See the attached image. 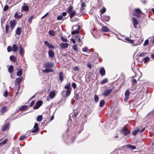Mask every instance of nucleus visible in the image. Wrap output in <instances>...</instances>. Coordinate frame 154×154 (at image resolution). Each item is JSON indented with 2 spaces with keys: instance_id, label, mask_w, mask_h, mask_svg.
Listing matches in <instances>:
<instances>
[{
  "instance_id": "25",
  "label": "nucleus",
  "mask_w": 154,
  "mask_h": 154,
  "mask_svg": "<svg viewBox=\"0 0 154 154\" xmlns=\"http://www.w3.org/2000/svg\"><path fill=\"white\" fill-rule=\"evenodd\" d=\"M10 60L13 62H15L16 61V58L14 56H10Z\"/></svg>"
},
{
  "instance_id": "54",
  "label": "nucleus",
  "mask_w": 154,
  "mask_h": 154,
  "mask_svg": "<svg viewBox=\"0 0 154 154\" xmlns=\"http://www.w3.org/2000/svg\"><path fill=\"white\" fill-rule=\"evenodd\" d=\"M48 48H51V49H54L55 47L54 46L51 44H50L49 45Z\"/></svg>"
},
{
  "instance_id": "30",
  "label": "nucleus",
  "mask_w": 154,
  "mask_h": 154,
  "mask_svg": "<svg viewBox=\"0 0 154 154\" xmlns=\"http://www.w3.org/2000/svg\"><path fill=\"white\" fill-rule=\"evenodd\" d=\"M140 131V130L139 129H137L134 130L132 132V134L134 136L135 135L137 134Z\"/></svg>"
},
{
  "instance_id": "23",
  "label": "nucleus",
  "mask_w": 154,
  "mask_h": 154,
  "mask_svg": "<svg viewBox=\"0 0 154 154\" xmlns=\"http://www.w3.org/2000/svg\"><path fill=\"white\" fill-rule=\"evenodd\" d=\"M101 30L104 32H107L109 31V29L106 26H103Z\"/></svg>"
},
{
  "instance_id": "38",
  "label": "nucleus",
  "mask_w": 154,
  "mask_h": 154,
  "mask_svg": "<svg viewBox=\"0 0 154 154\" xmlns=\"http://www.w3.org/2000/svg\"><path fill=\"white\" fill-rule=\"evenodd\" d=\"M72 48L75 51H78L77 45H74L73 46Z\"/></svg>"
},
{
  "instance_id": "17",
  "label": "nucleus",
  "mask_w": 154,
  "mask_h": 154,
  "mask_svg": "<svg viewBox=\"0 0 154 154\" xmlns=\"http://www.w3.org/2000/svg\"><path fill=\"white\" fill-rule=\"evenodd\" d=\"M21 9L25 11H27L29 10V8L27 5H25L22 6Z\"/></svg>"
},
{
  "instance_id": "61",
  "label": "nucleus",
  "mask_w": 154,
  "mask_h": 154,
  "mask_svg": "<svg viewBox=\"0 0 154 154\" xmlns=\"http://www.w3.org/2000/svg\"><path fill=\"white\" fill-rule=\"evenodd\" d=\"M35 101H32L30 104V106L32 107Z\"/></svg>"
},
{
  "instance_id": "60",
  "label": "nucleus",
  "mask_w": 154,
  "mask_h": 154,
  "mask_svg": "<svg viewBox=\"0 0 154 154\" xmlns=\"http://www.w3.org/2000/svg\"><path fill=\"white\" fill-rule=\"evenodd\" d=\"M79 95L78 93H76L75 94V98L77 100L78 99V96Z\"/></svg>"
},
{
  "instance_id": "34",
  "label": "nucleus",
  "mask_w": 154,
  "mask_h": 154,
  "mask_svg": "<svg viewBox=\"0 0 154 154\" xmlns=\"http://www.w3.org/2000/svg\"><path fill=\"white\" fill-rule=\"evenodd\" d=\"M105 103V101L104 100H101L100 102V106L101 107H102L104 104Z\"/></svg>"
},
{
  "instance_id": "2",
  "label": "nucleus",
  "mask_w": 154,
  "mask_h": 154,
  "mask_svg": "<svg viewBox=\"0 0 154 154\" xmlns=\"http://www.w3.org/2000/svg\"><path fill=\"white\" fill-rule=\"evenodd\" d=\"M81 27L79 26H74L72 28V29L73 31L71 32L72 35H74L79 33V30Z\"/></svg>"
},
{
  "instance_id": "51",
  "label": "nucleus",
  "mask_w": 154,
  "mask_h": 154,
  "mask_svg": "<svg viewBox=\"0 0 154 154\" xmlns=\"http://www.w3.org/2000/svg\"><path fill=\"white\" fill-rule=\"evenodd\" d=\"M72 86L74 89H75L77 87L75 83H72Z\"/></svg>"
},
{
  "instance_id": "9",
  "label": "nucleus",
  "mask_w": 154,
  "mask_h": 154,
  "mask_svg": "<svg viewBox=\"0 0 154 154\" xmlns=\"http://www.w3.org/2000/svg\"><path fill=\"white\" fill-rule=\"evenodd\" d=\"M112 89H106L104 91L103 95L105 97L108 96L111 93V92H112Z\"/></svg>"
},
{
  "instance_id": "27",
  "label": "nucleus",
  "mask_w": 154,
  "mask_h": 154,
  "mask_svg": "<svg viewBox=\"0 0 154 154\" xmlns=\"http://www.w3.org/2000/svg\"><path fill=\"white\" fill-rule=\"evenodd\" d=\"M48 33L50 35L52 36H54L55 35V32L53 30H49L48 32Z\"/></svg>"
},
{
  "instance_id": "13",
  "label": "nucleus",
  "mask_w": 154,
  "mask_h": 154,
  "mask_svg": "<svg viewBox=\"0 0 154 154\" xmlns=\"http://www.w3.org/2000/svg\"><path fill=\"white\" fill-rule=\"evenodd\" d=\"M60 46L62 48H66L69 46V44L66 43H62L60 45Z\"/></svg>"
},
{
  "instance_id": "18",
  "label": "nucleus",
  "mask_w": 154,
  "mask_h": 154,
  "mask_svg": "<svg viewBox=\"0 0 154 154\" xmlns=\"http://www.w3.org/2000/svg\"><path fill=\"white\" fill-rule=\"evenodd\" d=\"M59 78L60 81L62 82L63 80V73L62 72H60L59 73Z\"/></svg>"
},
{
  "instance_id": "20",
  "label": "nucleus",
  "mask_w": 154,
  "mask_h": 154,
  "mask_svg": "<svg viewBox=\"0 0 154 154\" xmlns=\"http://www.w3.org/2000/svg\"><path fill=\"white\" fill-rule=\"evenodd\" d=\"M73 8L72 5H70L69 6V7L67 8V12L69 14L71 11H73L72 10Z\"/></svg>"
},
{
  "instance_id": "48",
  "label": "nucleus",
  "mask_w": 154,
  "mask_h": 154,
  "mask_svg": "<svg viewBox=\"0 0 154 154\" xmlns=\"http://www.w3.org/2000/svg\"><path fill=\"white\" fill-rule=\"evenodd\" d=\"M14 67L13 65H10V73H11L14 70Z\"/></svg>"
},
{
  "instance_id": "57",
  "label": "nucleus",
  "mask_w": 154,
  "mask_h": 154,
  "mask_svg": "<svg viewBox=\"0 0 154 154\" xmlns=\"http://www.w3.org/2000/svg\"><path fill=\"white\" fill-rule=\"evenodd\" d=\"M87 66L90 69H91L92 67V65L90 63H88Z\"/></svg>"
},
{
  "instance_id": "21",
  "label": "nucleus",
  "mask_w": 154,
  "mask_h": 154,
  "mask_svg": "<svg viewBox=\"0 0 154 154\" xmlns=\"http://www.w3.org/2000/svg\"><path fill=\"white\" fill-rule=\"evenodd\" d=\"M103 19L104 21L107 22L109 21L110 19V17L108 16L104 15L103 17Z\"/></svg>"
},
{
  "instance_id": "8",
  "label": "nucleus",
  "mask_w": 154,
  "mask_h": 154,
  "mask_svg": "<svg viewBox=\"0 0 154 154\" xmlns=\"http://www.w3.org/2000/svg\"><path fill=\"white\" fill-rule=\"evenodd\" d=\"M121 132L125 135H127L130 134V131L126 128H123Z\"/></svg>"
},
{
  "instance_id": "28",
  "label": "nucleus",
  "mask_w": 154,
  "mask_h": 154,
  "mask_svg": "<svg viewBox=\"0 0 154 154\" xmlns=\"http://www.w3.org/2000/svg\"><path fill=\"white\" fill-rule=\"evenodd\" d=\"M7 110L6 106H4L1 109V113H3L6 112Z\"/></svg>"
},
{
  "instance_id": "62",
  "label": "nucleus",
  "mask_w": 154,
  "mask_h": 154,
  "mask_svg": "<svg viewBox=\"0 0 154 154\" xmlns=\"http://www.w3.org/2000/svg\"><path fill=\"white\" fill-rule=\"evenodd\" d=\"M67 14V13L66 12H64L62 13V15L63 17L66 16Z\"/></svg>"
},
{
  "instance_id": "5",
  "label": "nucleus",
  "mask_w": 154,
  "mask_h": 154,
  "mask_svg": "<svg viewBox=\"0 0 154 154\" xmlns=\"http://www.w3.org/2000/svg\"><path fill=\"white\" fill-rule=\"evenodd\" d=\"M10 125V122L8 120H6L5 122V125L2 127V130L3 131H5L9 127Z\"/></svg>"
},
{
  "instance_id": "11",
  "label": "nucleus",
  "mask_w": 154,
  "mask_h": 154,
  "mask_svg": "<svg viewBox=\"0 0 154 154\" xmlns=\"http://www.w3.org/2000/svg\"><path fill=\"white\" fill-rule=\"evenodd\" d=\"M133 25L135 28H137V25L138 24L139 22L137 19L134 17L132 18Z\"/></svg>"
},
{
  "instance_id": "39",
  "label": "nucleus",
  "mask_w": 154,
  "mask_h": 154,
  "mask_svg": "<svg viewBox=\"0 0 154 154\" xmlns=\"http://www.w3.org/2000/svg\"><path fill=\"white\" fill-rule=\"evenodd\" d=\"M60 38L62 41L63 42H67L68 40L66 38H65L62 36H61Z\"/></svg>"
},
{
  "instance_id": "6",
  "label": "nucleus",
  "mask_w": 154,
  "mask_h": 154,
  "mask_svg": "<svg viewBox=\"0 0 154 154\" xmlns=\"http://www.w3.org/2000/svg\"><path fill=\"white\" fill-rule=\"evenodd\" d=\"M54 66L52 62H47L44 64L43 66L45 68H52Z\"/></svg>"
},
{
  "instance_id": "7",
  "label": "nucleus",
  "mask_w": 154,
  "mask_h": 154,
  "mask_svg": "<svg viewBox=\"0 0 154 154\" xmlns=\"http://www.w3.org/2000/svg\"><path fill=\"white\" fill-rule=\"evenodd\" d=\"M130 93L129 90H127L125 91V97L124 99L125 102H126L129 98Z\"/></svg>"
},
{
  "instance_id": "43",
  "label": "nucleus",
  "mask_w": 154,
  "mask_h": 154,
  "mask_svg": "<svg viewBox=\"0 0 154 154\" xmlns=\"http://www.w3.org/2000/svg\"><path fill=\"white\" fill-rule=\"evenodd\" d=\"M17 75L19 76H21L22 75V71L21 70H19L17 73Z\"/></svg>"
},
{
  "instance_id": "32",
  "label": "nucleus",
  "mask_w": 154,
  "mask_h": 154,
  "mask_svg": "<svg viewBox=\"0 0 154 154\" xmlns=\"http://www.w3.org/2000/svg\"><path fill=\"white\" fill-rule=\"evenodd\" d=\"M127 147L128 148H130L132 149H134L136 148V147L135 146H132L130 144L127 145Z\"/></svg>"
},
{
  "instance_id": "44",
  "label": "nucleus",
  "mask_w": 154,
  "mask_h": 154,
  "mask_svg": "<svg viewBox=\"0 0 154 154\" xmlns=\"http://www.w3.org/2000/svg\"><path fill=\"white\" fill-rule=\"evenodd\" d=\"M108 80L107 79H103L101 82H100V83L101 84H104L107 82Z\"/></svg>"
},
{
  "instance_id": "41",
  "label": "nucleus",
  "mask_w": 154,
  "mask_h": 154,
  "mask_svg": "<svg viewBox=\"0 0 154 154\" xmlns=\"http://www.w3.org/2000/svg\"><path fill=\"white\" fill-rule=\"evenodd\" d=\"M106 11V9L105 7H103L102 9L100 11V14H103Z\"/></svg>"
},
{
  "instance_id": "53",
  "label": "nucleus",
  "mask_w": 154,
  "mask_h": 154,
  "mask_svg": "<svg viewBox=\"0 0 154 154\" xmlns=\"http://www.w3.org/2000/svg\"><path fill=\"white\" fill-rule=\"evenodd\" d=\"M63 18V17L62 15H59L57 17V19L58 20H61Z\"/></svg>"
},
{
  "instance_id": "45",
  "label": "nucleus",
  "mask_w": 154,
  "mask_h": 154,
  "mask_svg": "<svg viewBox=\"0 0 154 154\" xmlns=\"http://www.w3.org/2000/svg\"><path fill=\"white\" fill-rule=\"evenodd\" d=\"M85 6V4L84 2H82L81 4V8L80 10H83L84 9V8Z\"/></svg>"
},
{
  "instance_id": "50",
  "label": "nucleus",
  "mask_w": 154,
  "mask_h": 154,
  "mask_svg": "<svg viewBox=\"0 0 154 154\" xmlns=\"http://www.w3.org/2000/svg\"><path fill=\"white\" fill-rule=\"evenodd\" d=\"M146 53L145 52H142L139 55L140 57H144L145 56Z\"/></svg>"
},
{
  "instance_id": "3",
  "label": "nucleus",
  "mask_w": 154,
  "mask_h": 154,
  "mask_svg": "<svg viewBox=\"0 0 154 154\" xmlns=\"http://www.w3.org/2000/svg\"><path fill=\"white\" fill-rule=\"evenodd\" d=\"M22 80V78L20 77L18 78H17L16 79V82H15V85L16 86V88H17V91H18L20 89V82H21Z\"/></svg>"
},
{
  "instance_id": "63",
  "label": "nucleus",
  "mask_w": 154,
  "mask_h": 154,
  "mask_svg": "<svg viewBox=\"0 0 154 154\" xmlns=\"http://www.w3.org/2000/svg\"><path fill=\"white\" fill-rule=\"evenodd\" d=\"M137 83V81L135 79H134L132 80V83L133 84H134V83Z\"/></svg>"
},
{
  "instance_id": "33",
  "label": "nucleus",
  "mask_w": 154,
  "mask_h": 154,
  "mask_svg": "<svg viewBox=\"0 0 154 154\" xmlns=\"http://www.w3.org/2000/svg\"><path fill=\"white\" fill-rule=\"evenodd\" d=\"M27 108V106L26 105H23L19 109L20 110L22 111L25 110Z\"/></svg>"
},
{
  "instance_id": "24",
  "label": "nucleus",
  "mask_w": 154,
  "mask_h": 154,
  "mask_svg": "<svg viewBox=\"0 0 154 154\" xmlns=\"http://www.w3.org/2000/svg\"><path fill=\"white\" fill-rule=\"evenodd\" d=\"M70 17L71 18H72L75 14H76V11H72L71 13H69Z\"/></svg>"
},
{
  "instance_id": "58",
  "label": "nucleus",
  "mask_w": 154,
  "mask_h": 154,
  "mask_svg": "<svg viewBox=\"0 0 154 154\" xmlns=\"http://www.w3.org/2000/svg\"><path fill=\"white\" fill-rule=\"evenodd\" d=\"M44 43H45V45L46 46H48V47L49 45H50L48 41H45L44 42Z\"/></svg>"
},
{
  "instance_id": "16",
  "label": "nucleus",
  "mask_w": 154,
  "mask_h": 154,
  "mask_svg": "<svg viewBox=\"0 0 154 154\" xmlns=\"http://www.w3.org/2000/svg\"><path fill=\"white\" fill-rule=\"evenodd\" d=\"M49 56L51 57H54V52L52 50H49L48 52Z\"/></svg>"
},
{
  "instance_id": "26",
  "label": "nucleus",
  "mask_w": 154,
  "mask_h": 154,
  "mask_svg": "<svg viewBox=\"0 0 154 154\" xmlns=\"http://www.w3.org/2000/svg\"><path fill=\"white\" fill-rule=\"evenodd\" d=\"M18 50V47L17 45H14L12 46V50L14 52H16Z\"/></svg>"
},
{
  "instance_id": "37",
  "label": "nucleus",
  "mask_w": 154,
  "mask_h": 154,
  "mask_svg": "<svg viewBox=\"0 0 154 154\" xmlns=\"http://www.w3.org/2000/svg\"><path fill=\"white\" fill-rule=\"evenodd\" d=\"M94 100L95 103H97L99 101V98L98 96L95 95L94 96Z\"/></svg>"
},
{
  "instance_id": "19",
  "label": "nucleus",
  "mask_w": 154,
  "mask_h": 154,
  "mask_svg": "<svg viewBox=\"0 0 154 154\" xmlns=\"http://www.w3.org/2000/svg\"><path fill=\"white\" fill-rule=\"evenodd\" d=\"M21 32V29L20 27H18L16 30V34L20 35Z\"/></svg>"
},
{
  "instance_id": "40",
  "label": "nucleus",
  "mask_w": 154,
  "mask_h": 154,
  "mask_svg": "<svg viewBox=\"0 0 154 154\" xmlns=\"http://www.w3.org/2000/svg\"><path fill=\"white\" fill-rule=\"evenodd\" d=\"M149 59V58L148 57H146L143 59V60L145 63L147 62Z\"/></svg>"
},
{
  "instance_id": "29",
  "label": "nucleus",
  "mask_w": 154,
  "mask_h": 154,
  "mask_svg": "<svg viewBox=\"0 0 154 154\" xmlns=\"http://www.w3.org/2000/svg\"><path fill=\"white\" fill-rule=\"evenodd\" d=\"M53 70L50 69H46L43 70V72L44 73H48L50 72H53Z\"/></svg>"
},
{
  "instance_id": "22",
  "label": "nucleus",
  "mask_w": 154,
  "mask_h": 154,
  "mask_svg": "<svg viewBox=\"0 0 154 154\" xmlns=\"http://www.w3.org/2000/svg\"><path fill=\"white\" fill-rule=\"evenodd\" d=\"M55 95V92L54 91H51L50 93L49 96L51 98H54Z\"/></svg>"
},
{
  "instance_id": "31",
  "label": "nucleus",
  "mask_w": 154,
  "mask_h": 154,
  "mask_svg": "<svg viewBox=\"0 0 154 154\" xmlns=\"http://www.w3.org/2000/svg\"><path fill=\"white\" fill-rule=\"evenodd\" d=\"M23 15V14H21V15H19L17 13H16L14 15V17L16 18L19 19Z\"/></svg>"
},
{
  "instance_id": "42",
  "label": "nucleus",
  "mask_w": 154,
  "mask_h": 154,
  "mask_svg": "<svg viewBox=\"0 0 154 154\" xmlns=\"http://www.w3.org/2000/svg\"><path fill=\"white\" fill-rule=\"evenodd\" d=\"M75 39L77 42H81V40L79 36H76L75 37Z\"/></svg>"
},
{
  "instance_id": "46",
  "label": "nucleus",
  "mask_w": 154,
  "mask_h": 154,
  "mask_svg": "<svg viewBox=\"0 0 154 154\" xmlns=\"http://www.w3.org/2000/svg\"><path fill=\"white\" fill-rule=\"evenodd\" d=\"M20 51H19L21 55H23V48L21 46L20 47Z\"/></svg>"
},
{
  "instance_id": "1",
  "label": "nucleus",
  "mask_w": 154,
  "mask_h": 154,
  "mask_svg": "<svg viewBox=\"0 0 154 154\" xmlns=\"http://www.w3.org/2000/svg\"><path fill=\"white\" fill-rule=\"evenodd\" d=\"M64 88L66 89V92L65 96L66 98L68 97L72 91V88L70 87V84L68 83L67 85L64 86Z\"/></svg>"
},
{
  "instance_id": "55",
  "label": "nucleus",
  "mask_w": 154,
  "mask_h": 154,
  "mask_svg": "<svg viewBox=\"0 0 154 154\" xmlns=\"http://www.w3.org/2000/svg\"><path fill=\"white\" fill-rule=\"evenodd\" d=\"M8 6L7 5H6L3 8V11H6L8 8Z\"/></svg>"
},
{
  "instance_id": "35",
  "label": "nucleus",
  "mask_w": 154,
  "mask_h": 154,
  "mask_svg": "<svg viewBox=\"0 0 154 154\" xmlns=\"http://www.w3.org/2000/svg\"><path fill=\"white\" fill-rule=\"evenodd\" d=\"M8 139H6L2 142L0 143V147L2 146L7 142Z\"/></svg>"
},
{
  "instance_id": "15",
  "label": "nucleus",
  "mask_w": 154,
  "mask_h": 154,
  "mask_svg": "<svg viewBox=\"0 0 154 154\" xmlns=\"http://www.w3.org/2000/svg\"><path fill=\"white\" fill-rule=\"evenodd\" d=\"M100 75L103 76L105 75V70L103 67H101L100 70Z\"/></svg>"
},
{
  "instance_id": "52",
  "label": "nucleus",
  "mask_w": 154,
  "mask_h": 154,
  "mask_svg": "<svg viewBox=\"0 0 154 154\" xmlns=\"http://www.w3.org/2000/svg\"><path fill=\"white\" fill-rule=\"evenodd\" d=\"M26 137L24 135H22L21 136L20 138V140H23Z\"/></svg>"
},
{
  "instance_id": "56",
  "label": "nucleus",
  "mask_w": 154,
  "mask_h": 154,
  "mask_svg": "<svg viewBox=\"0 0 154 154\" xmlns=\"http://www.w3.org/2000/svg\"><path fill=\"white\" fill-rule=\"evenodd\" d=\"M9 27V25L8 24H6L5 26V30L6 33H7L8 31Z\"/></svg>"
},
{
  "instance_id": "47",
  "label": "nucleus",
  "mask_w": 154,
  "mask_h": 154,
  "mask_svg": "<svg viewBox=\"0 0 154 154\" xmlns=\"http://www.w3.org/2000/svg\"><path fill=\"white\" fill-rule=\"evenodd\" d=\"M149 41L148 39L146 40L143 44V45L144 46H146L149 43Z\"/></svg>"
},
{
  "instance_id": "12",
  "label": "nucleus",
  "mask_w": 154,
  "mask_h": 154,
  "mask_svg": "<svg viewBox=\"0 0 154 154\" xmlns=\"http://www.w3.org/2000/svg\"><path fill=\"white\" fill-rule=\"evenodd\" d=\"M42 101L41 100L38 101L36 103V105L34 107L33 109H38L42 105Z\"/></svg>"
},
{
  "instance_id": "49",
  "label": "nucleus",
  "mask_w": 154,
  "mask_h": 154,
  "mask_svg": "<svg viewBox=\"0 0 154 154\" xmlns=\"http://www.w3.org/2000/svg\"><path fill=\"white\" fill-rule=\"evenodd\" d=\"M88 48L86 47H85L84 48H82V51L84 52H87L88 51Z\"/></svg>"
},
{
  "instance_id": "36",
  "label": "nucleus",
  "mask_w": 154,
  "mask_h": 154,
  "mask_svg": "<svg viewBox=\"0 0 154 154\" xmlns=\"http://www.w3.org/2000/svg\"><path fill=\"white\" fill-rule=\"evenodd\" d=\"M42 119V115H39L37 118V120L38 122L41 121Z\"/></svg>"
},
{
  "instance_id": "64",
  "label": "nucleus",
  "mask_w": 154,
  "mask_h": 154,
  "mask_svg": "<svg viewBox=\"0 0 154 154\" xmlns=\"http://www.w3.org/2000/svg\"><path fill=\"white\" fill-rule=\"evenodd\" d=\"M77 114H78V113L77 112L76 113H75V112H74L73 113V117H75L76 116V115H77Z\"/></svg>"
},
{
  "instance_id": "59",
  "label": "nucleus",
  "mask_w": 154,
  "mask_h": 154,
  "mask_svg": "<svg viewBox=\"0 0 154 154\" xmlns=\"http://www.w3.org/2000/svg\"><path fill=\"white\" fill-rule=\"evenodd\" d=\"M8 92L7 91H6L4 93L3 95L5 97H7L8 96Z\"/></svg>"
},
{
  "instance_id": "4",
  "label": "nucleus",
  "mask_w": 154,
  "mask_h": 154,
  "mask_svg": "<svg viewBox=\"0 0 154 154\" xmlns=\"http://www.w3.org/2000/svg\"><path fill=\"white\" fill-rule=\"evenodd\" d=\"M142 14V11L139 8L135 9L134 10V15L136 16L137 17L140 18L141 16V14Z\"/></svg>"
},
{
  "instance_id": "14",
  "label": "nucleus",
  "mask_w": 154,
  "mask_h": 154,
  "mask_svg": "<svg viewBox=\"0 0 154 154\" xmlns=\"http://www.w3.org/2000/svg\"><path fill=\"white\" fill-rule=\"evenodd\" d=\"M16 24V22L15 20H13L10 21V26L12 29L14 27Z\"/></svg>"
},
{
  "instance_id": "10",
  "label": "nucleus",
  "mask_w": 154,
  "mask_h": 154,
  "mask_svg": "<svg viewBox=\"0 0 154 154\" xmlns=\"http://www.w3.org/2000/svg\"><path fill=\"white\" fill-rule=\"evenodd\" d=\"M33 128L34 129L32 131V133H36L39 131V129L38 128V123H35Z\"/></svg>"
}]
</instances>
